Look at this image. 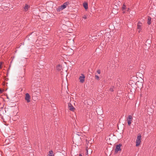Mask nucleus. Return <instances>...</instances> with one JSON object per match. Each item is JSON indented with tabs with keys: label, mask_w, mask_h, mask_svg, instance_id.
I'll list each match as a JSON object with an SVG mask.
<instances>
[{
	"label": "nucleus",
	"mask_w": 156,
	"mask_h": 156,
	"mask_svg": "<svg viewBox=\"0 0 156 156\" xmlns=\"http://www.w3.org/2000/svg\"><path fill=\"white\" fill-rule=\"evenodd\" d=\"M103 125L102 124H99L95 126L94 129L97 133H99L102 130Z\"/></svg>",
	"instance_id": "nucleus-1"
},
{
	"label": "nucleus",
	"mask_w": 156,
	"mask_h": 156,
	"mask_svg": "<svg viewBox=\"0 0 156 156\" xmlns=\"http://www.w3.org/2000/svg\"><path fill=\"white\" fill-rule=\"evenodd\" d=\"M67 5V2L64 3L62 5L59 6L57 9V11L58 12H60L61 10L66 8Z\"/></svg>",
	"instance_id": "nucleus-2"
},
{
	"label": "nucleus",
	"mask_w": 156,
	"mask_h": 156,
	"mask_svg": "<svg viewBox=\"0 0 156 156\" xmlns=\"http://www.w3.org/2000/svg\"><path fill=\"white\" fill-rule=\"evenodd\" d=\"M141 135L138 136L137 137V139L136 141V146L138 147L140 145V142L141 140Z\"/></svg>",
	"instance_id": "nucleus-3"
},
{
	"label": "nucleus",
	"mask_w": 156,
	"mask_h": 156,
	"mask_svg": "<svg viewBox=\"0 0 156 156\" xmlns=\"http://www.w3.org/2000/svg\"><path fill=\"white\" fill-rule=\"evenodd\" d=\"M85 76L83 74H81L80 76L79 77V80L80 82L81 83H83L85 81Z\"/></svg>",
	"instance_id": "nucleus-4"
},
{
	"label": "nucleus",
	"mask_w": 156,
	"mask_h": 156,
	"mask_svg": "<svg viewBox=\"0 0 156 156\" xmlns=\"http://www.w3.org/2000/svg\"><path fill=\"white\" fill-rule=\"evenodd\" d=\"M126 120L127 121L128 125L129 126H130L133 120V117L131 115H128L126 119Z\"/></svg>",
	"instance_id": "nucleus-5"
},
{
	"label": "nucleus",
	"mask_w": 156,
	"mask_h": 156,
	"mask_svg": "<svg viewBox=\"0 0 156 156\" xmlns=\"http://www.w3.org/2000/svg\"><path fill=\"white\" fill-rule=\"evenodd\" d=\"M121 144H119L116 146L115 148V153H117L119 151H121V147L122 146Z\"/></svg>",
	"instance_id": "nucleus-6"
},
{
	"label": "nucleus",
	"mask_w": 156,
	"mask_h": 156,
	"mask_svg": "<svg viewBox=\"0 0 156 156\" xmlns=\"http://www.w3.org/2000/svg\"><path fill=\"white\" fill-rule=\"evenodd\" d=\"M30 97L29 94L27 93L25 94V100L27 101V102L28 103L30 102Z\"/></svg>",
	"instance_id": "nucleus-7"
},
{
	"label": "nucleus",
	"mask_w": 156,
	"mask_h": 156,
	"mask_svg": "<svg viewBox=\"0 0 156 156\" xmlns=\"http://www.w3.org/2000/svg\"><path fill=\"white\" fill-rule=\"evenodd\" d=\"M68 107L69 109L72 111H74L75 109V108L73 107L72 105L70 103L68 104Z\"/></svg>",
	"instance_id": "nucleus-8"
},
{
	"label": "nucleus",
	"mask_w": 156,
	"mask_h": 156,
	"mask_svg": "<svg viewBox=\"0 0 156 156\" xmlns=\"http://www.w3.org/2000/svg\"><path fill=\"white\" fill-rule=\"evenodd\" d=\"M30 8V5L27 4H26L25 5V7L24 8L23 10L25 12H26L28 10V9Z\"/></svg>",
	"instance_id": "nucleus-9"
},
{
	"label": "nucleus",
	"mask_w": 156,
	"mask_h": 156,
	"mask_svg": "<svg viewBox=\"0 0 156 156\" xmlns=\"http://www.w3.org/2000/svg\"><path fill=\"white\" fill-rule=\"evenodd\" d=\"M139 23H138L137 24V30L138 32L140 33L142 30L141 26V25L139 24Z\"/></svg>",
	"instance_id": "nucleus-10"
},
{
	"label": "nucleus",
	"mask_w": 156,
	"mask_h": 156,
	"mask_svg": "<svg viewBox=\"0 0 156 156\" xmlns=\"http://www.w3.org/2000/svg\"><path fill=\"white\" fill-rule=\"evenodd\" d=\"M62 69V66L60 65H58L56 66V69L58 71H60Z\"/></svg>",
	"instance_id": "nucleus-11"
},
{
	"label": "nucleus",
	"mask_w": 156,
	"mask_h": 156,
	"mask_svg": "<svg viewBox=\"0 0 156 156\" xmlns=\"http://www.w3.org/2000/svg\"><path fill=\"white\" fill-rule=\"evenodd\" d=\"M151 17L148 16L147 19V23L148 25H150L151 24Z\"/></svg>",
	"instance_id": "nucleus-12"
},
{
	"label": "nucleus",
	"mask_w": 156,
	"mask_h": 156,
	"mask_svg": "<svg viewBox=\"0 0 156 156\" xmlns=\"http://www.w3.org/2000/svg\"><path fill=\"white\" fill-rule=\"evenodd\" d=\"M83 6L85 9H88V4L86 2H85L83 3Z\"/></svg>",
	"instance_id": "nucleus-13"
},
{
	"label": "nucleus",
	"mask_w": 156,
	"mask_h": 156,
	"mask_svg": "<svg viewBox=\"0 0 156 156\" xmlns=\"http://www.w3.org/2000/svg\"><path fill=\"white\" fill-rule=\"evenodd\" d=\"M48 156H54L53 154V152L52 151H49V154L48 155Z\"/></svg>",
	"instance_id": "nucleus-14"
},
{
	"label": "nucleus",
	"mask_w": 156,
	"mask_h": 156,
	"mask_svg": "<svg viewBox=\"0 0 156 156\" xmlns=\"http://www.w3.org/2000/svg\"><path fill=\"white\" fill-rule=\"evenodd\" d=\"M40 73L39 72H34V75L35 76H38L39 75Z\"/></svg>",
	"instance_id": "nucleus-15"
},
{
	"label": "nucleus",
	"mask_w": 156,
	"mask_h": 156,
	"mask_svg": "<svg viewBox=\"0 0 156 156\" xmlns=\"http://www.w3.org/2000/svg\"><path fill=\"white\" fill-rule=\"evenodd\" d=\"M27 124H25L24 126H23V129L25 131L27 130Z\"/></svg>",
	"instance_id": "nucleus-16"
},
{
	"label": "nucleus",
	"mask_w": 156,
	"mask_h": 156,
	"mask_svg": "<svg viewBox=\"0 0 156 156\" xmlns=\"http://www.w3.org/2000/svg\"><path fill=\"white\" fill-rule=\"evenodd\" d=\"M126 6L124 4L123 5V6L122 8V10H124V9H126Z\"/></svg>",
	"instance_id": "nucleus-17"
},
{
	"label": "nucleus",
	"mask_w": 156,
	"mask_h": 156,
	"mask_svg": "<svg viewBox=\"0 0 156 156\" xmlns=\"http://www.w3.org/2000/svg\"><path fill=\"white\" fill-rule=\"evenodd\" d=\"M95 77L96 78V79L98 80H99V77L98 76V75H95Z\"/></svg>",
	"instance_id": "nucleus-18"
},
{
	"label": "nucleus",
	"mask_w": 156,
	"mask_h": 156,
	"mask_svg": "<svg viewBox=\"0 0 156 156\" xmlns=\"http://www.w3.org/2000/svg\"><path fill=\"white\" fill-rule=\"evenodd\" d=\"M137 73L140 76V77L141 78L142 76H143V74L140 73Z\"/></svg>",
	"instance_id": "nucleus-19"
},
{
	"label": "nucleus",
	"mask_w": 156,
	"mask_h": 156,
	"mask_svg": "<svg viewBox=\"0 0 156 156\" xmlns=\"http://www.w3.org/2000/svg\"><path fill=\"white\" fill-rule=\"evenodd\" d=\"M97 73L99 74H100L101 73V71L100 70H98L97 71Z\"/></svg>",
	"instance_id": "nucleus-20"
},
{
	"label": "nucleus",
	"mask_w": 156,
	"mask_h": 156,
	"mask_svg": "<svg viewBox=\"0 0 156 156\" xmlns=\"http://www.w3.org/2000/svg\"><path fill=\"white\" fill-rule=\"evenodd\" d=\"M83 18H84V19H86L87 18V17L86 16H83Z\"/></svg>",
	"instance_id": "nucleus-21"
},
{
	"label": "nucleus",
	"mask_w": 156,
	"mask_h": 156,
	"mask_svg": "<svg viewBox=\"0 0 156 156\" xmlns=\"http://www.w3.org/2000/svg\"><path fill=\"white\" fill-rule=\"evenodd\" d=\"M110 90L111 91H113V88H111L110 89Z\"/></svg>",
	"instance_id": "nucleus-22"
},
{
	"label": "nucleus",
	"mask_w": 156,
	"mask_h": 156,
	"mask_svg": "<svg viewBox=\"0 0 156 156\" xmlns=\"http://www.w3.org/2000/svg\"><path fill=\"white\" fill-rule=\"evenodd\" d=\"M130 10V9L129 8L127 9V11H129Z\"/></svg>",
	"instance_id": "nucleus-23"
},
{
	"label": "nucleus",
	"mask_w": 156,
	"mask_h": 156,
	"mask_svg": "<svg viewBox=\"0 0 156 156\" xmlns=\"http://www.w3.org/2000/svg\"><path fill=\"white\" fill-rule=\"evenodd\" d=\"M2 92V90L0 89V94Z\"/></svg>",
	"instance_id": "nucleus-24"
},
{
	"label": "nucleus",
	"mask_w": 156,
	"mask_h": 156,
	"mask_svg": "<svg viewBox=\"0 0 156 156\" xmlns=\"http://www.w3.org/2000/svg\"><path fill=\"white\" fill-rule=\"evenodd\" d=\"M78 156H82V155L81 154H79Z\"/></svg>",
	"instance_id": "nucleus-25"
},
{
	"label": "nucleus",
	"mask_w": 156,
	"mask_h": 156,
	"mask_svg": "<svg viewBox=\"0 0 156 156\" xmlns=\"http://www.w3.org/2000/svg\"><path fill=\"white\" fill-rule=\"evenodd\" d=\"M86 150L87 153H88V150L87 149Z\"/></svg>",
	"instance_id": "nucleus-26"
},
{
	"label": "nucleus",
	"mask_w": 156,
	"mask_h": 156,
	"mask_svg": "<svg viewBox=\"0 0 156 156\" xmlns=\"http://www.w3.org/2000/svg\"><path fill=\"white\" fill-rule=\"evenodd\" d=\"M125 11H123V13H125Z\"/></svg>",
	"instance_id": "nucleus-27"
},
{
	"label": "nucleus",
	"mask_w": 156,
	"mask_h": 156,
	"mask_svg": "<svg viewBox=\"0 0 156 156\" xmlns=\"http://www.w3.org/2000/svg\"><path fill=\"white\" fill-rule=\"evenodd\" d=\"M1 67V66L0 65V68Z\"/></svg>",
	"instance_id": "nucleus-28"
},
{
	"label": "nucleus",
	"mask_w": 156,
	"mask_h": 156,
	"mask_svg": "<svg viewBox=\"0 0 156 156\" xmlns=\"http://www.w3.org/2000/svg\"><path fill=\"white\" fill-rule=\"evenodd\" d=\"M89 113H87V114H88Z\"/></svg>",
	"instance_id": "nucleus-29"
}]
</instances>
